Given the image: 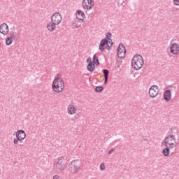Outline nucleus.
Instances as JSON below:
<instances>
[{
  "label": "nucleus",
  "mask_w": 179,
  "mask_h": 179,
  "mask_svg": "<svg viewBox=\"0 0 179 179\" xmlns=\"http://www.w3.org/2000/svg\"><path fill=\"white\" fill-rule=\"evenodd\" d=\"M0 33L4 35L9 33V27L7 24H2L0 25Z\"/></svg>",
  "instance_id": "nucleus-14"
},
{
  "label": "nucleus",
  "mask_w": 179,
  "mask_h": 179,
  "mask_svg": "<svg viewBox=\"0 0 179 179\" xmlns=\"http://www.w3.org/2000/svg\"><path fill=\"white\" fill-rule=\"evenodd\" d=\"M86 17V15H85V13L80 10H77L76 13V18L78 20H84V19Z\"/></svg>",
  "instance_id": "nucleus-16"
},
{
  "label": "nucleus",
  "mask_w": 179,
  "mask_h": 179,
  "mask_svg": "<svg viewBox=\"0 0 179 179\" xmlns=\"http://www.w3.org/2000/svg\"><path fill=\"white\" fill-rule=\"evenodd\" d=\"M94 63L93 62H90V63L87 65V69L90 71V72H93L94 71Z\"/></svg>",
  "instance_id": "nucleus-20"
},
{
  "label": "nucleus",
  "mask_w": 179,
  "mask_h": 179,
  "mask_svg": "<svg viewBox=\"0 0 179 179\" xmlns=\"http://www.w3.org/2000/svg\"><path fill=\"white\" fill-rule=\"evenodd\" d=\"M106 37L107 40H111V33L108 32L106 35Z\"/></svg>",
  "instance_id": "nucleus-27"
},
{
  "label": "nucleus",
  "mask_w": 179,
  "mask_h": 179,
  "mask_svg": "<svg viewBox=\"0 0 179 179\" xmlns=\"http://www.w3.org/2000/svg\"><path fill=\"white\" fill-rule=\"evenodd\" d=\"M106 45H108V47H112L113 46V40L110 39L108 40V44H106Z\"/></svg>",
  "instance_id": "nucleus-26"
},
{
  "label": "nucleus",
  "mask_w": 179,
  "mask_h": 179,
  "mask_svg": "<svg viewBox=\"0 0 179 179\" xmlns=\"http://www.w3.org/2000/svg\"><path fill=\"white\" fill-rule=\"evenodd\" d=\"M127 53V49L122 44H120L117 48V56L119 58H125V54Z\"/></svg>",
  "instance_id": "nucleus-8"
},
{
  "label": "nucleus",
  "mask_w": 179,
  "mask_h": 179,
  "mask_svg": "<svg viewBox=\"0 0 179 179\" xmlns=\"http://www.w3.org/2000/svg\"><path fill=\"white\" fill-rule=\"evenodd\" d=\"M143 57L140 55H135L131 60V66L136 71H139L143 66Z\"/></svg>",
  "instance_id": "nucleus-2"
},
{
  "label": "nucleus",
  "mask_w": 179,
  "mask_h": 179,
  "mask_svg": "<svg viewBox=\"0 0 179 179\" xmlns=\"http://www.w3.org/2000/svg\"><path fill=\"white\" fill-rule=\"evenodd\" d=\"M53 179H59V176H58V175L54 176Z\"/></svg>",
  "instance_id": "nucleus-31"
},
{
  "label": "nucleus",
  "mask_w": 179,
  "mask_h": 179,
  "mask_svg": "<svg viewBox=\"0 0 179 179\" xmlns=\"http://www.w3.org/2000/svg\"><path fill=\"white\" fill-rule=\"evenodd\" d=\"M55 167L57 170H64L66 168V162H65V158L64 157H60L55 160Z\"/></svg>",
  "instance_id": "nucleus-5"
},
{
  "label": "nucleus",
  "mask_w": 179,
  "mask_h": 179,
  "mask_svg": "<svg viewBox=\"0 0 179 179\" xmlns=\"http://www.w3.org/2000/svg\"><path fill=\"white\" fill-rule=\"evenodd\" d=\"M105 80H104V84L106 85L107 84V81L108 80V78H104Z\"/></svg>",
  "instance_id": "nucleus-32"
},
{
  "label": "nucleus",
  "mask_w": 179,
  "mask_h": 179,
  "mask_svg": "<svg viewBox=\"0 0 179 179\" xmlns=\"http://www.w3.org/2000/svg\"><path fill=\"white\" fill-rule=\"evenodd\" d=\"M82 167V164L79 159L73 160L69 165V171L71 172L72 174H76Z\"/></svg>",
  "instance_id": "nucleus-4"
},
{
  "label": "nucleus",
  "mask_w": 179,
  "mask_h": 179,
  "mask_svg": "<svg viewBox=\"0 0 179 179\" xmlns=\"http://www.w3.org/2000/svg\"><path fill=\"white\" fill-rule=\"evenodd\" d=\"M10 38H14V40H16V38H19V32L15 31V30H13L10 31L9 33Z\"/></svg>",
  "instance_id": "nucleus-19"
},
{
  "label": "nucleus",
  "mask_w": 179,
  "mask_h": 179,
  "mask_svg": "<svg viewBox=\"0 0 179 179\" xmlns=\"http://www.w3.org/2000/svg\"><path fill=\"white\" fill-rule=\"evenodd\" d=\"M93 62L96 65H100V62H99V57H97V56H96V55H94L93 56Z\"/></svg>",
  "instance_id": "nucleus-22"
},
{
  "label": "nucleus",
  "mask_w": 179,
  "mask_h": 179,
  "mask_svg": "<svg viewBox=\"0 0 179 179\" xmlns=\"http://www.w3.org/2000/svg\"><path fill=\"white\" fill-rule=\"evenodd\" d=\"M103 87H96L95 88V92H96V93H100V92H103Z\"/></svg>",
  "instance_id": "nucleus-23"
},
{
  "label": "nucleus",
  "mask_w": 179,
  "mask_h": 179,
  "mask_svg": "<svg viewBox=\"0 0 179 179\" xmlns=\"http://www.w3.org/2000/svg\"><path fill=\"white\" fill-rule=\"evenodd\" d=\"M173 2L175 3V5H177V6L179 5V0H173Z\"/></svg>",
  "instance_id": "nucleus-30"
},
{
  "label": "nucleus",
  "mask_w": 179,
  "mask_h": 179,
  "mask_svg": "<svg viewBox=\"0 0 179 179\" xmlns=\"http://www.w3.org/2000/svg\"><path fill=\"white\" fill-rule=\"evenodd\" d=\"M101 170L103 171L106 170V166L104 165V163H101L100 165Z\"/></svg>",
  "instance_id": "nucleus-28"
},
{
  "label": "nucleus",
  "mask_w": 179,
  "mask_h": 179,
  "mask_svg": "<svg viewBox=\"0 0 179 179\" xmlns=\"http://www.w3.org/2000/svg\"><path fill=\"white\" fill-rule=\"evenodd\" d=\"M51 22H54L56 24H59L62 22V17L59 13H55L51 17Z\"/></svg>",
  "instance_id": "nucleus-9"
},
{
  "label": "nucleus",
  "mask_w": 179,
  "mask_h": 179,
  "mask_svg": "<svg viewBox=\"0 0 179 179\" xmlns=\"http://www.w3.org/2000/svg\"><path fill=\"white\" fill-rule=\"evenodd\" d=\"M0 45H1V43H0Z\"/></svg>",
  "instance_id": "nucleus-35"
},
{
  "label": "nucleus",
  "mask_w": 179,
  "mask_h": 179,
  "mask_svg": "<svg viewBox=\"0 0 179 179\" xmlns=\"http://www.w3.org/2000/svg\"><path fill=\"white\" fill-rule=\"evenodd\" d=\"M170 51L173 55H178L179 52V45L177 43H173L171 45Z\"/></svg>",
  "instance_id": "nucleus-12"
},
{
  "label": "nucleus",
  "mask_w": 179,
  "mask_h": 179,
  "mask_svg": "<svg viewBox=\"0 0 179 179\" xmlns=\"http://www.w3.org/2000/svg\"><path fill=\"white\" fill-rule=\"evenodd\" d=\"M92 62V58L90 57H88L87 59V62Z\"/></svg>",
  "instance_id": "nucleus-33"
},
{
  "label": "nucleus",
  "mask_w": 179,
  "mask_h": 179,
  "mask_svg": "<svg viewBox=\"0 0 179 179\" xmlns=\"http://www.w3.org/2000/svg\"><path fill=\"white\" fill-rule=\"evenodd\" d=\"M106 44H108V40L106 38H103L100 41L99 50L101 52H104V51H106V48L104 46L106 45Z\"/></svg>",
  "instance_id": "nucleus-13"
},
{
  "label": "nucleus",
  "mask_w": 179,
  "mask_h": 179,
  "mask_svg": "<svg viewBox=\"0 0 179 179\" xmlns=\"http://www.w3.org/2000/svg\"><path fill=\"white\" fill-rule=\"evenodd\" d=\"M15 136L16 138H19L20 140L22 141L26 138V133L24 130H18L16 132Z\"/></svg>",
  "instance_id": "nucleus-15"
},
{
  "label": "nucleus",
  "mask_w": 179,
  "mask_h": 179,
  "mask_svg": "<svg viewBox=\"0 0 179 179\" xmlns=\"http://www.w3.org/2000/svg\"><path fill=\"white\" fill-rule=\"evenodd\" d=\"M65 87L64 80L59 77V74H57L52 82V88L56 93H62Z\"/></svg>",
  "instance_id": "nucleus-1"
},
{
  "label": "nucleus",
  "mask_w": 179,
  "mask_h": 179,
  "mask_svg": "<svg viewBox=\"0 0 179 179\" xmlns=\"http://www.w3.org/2000/svg\"><path fill=\"white\" fill-rule=\"evenodd\" d=\"M172 89L171 90H166L164 92V100L165 101H170L171 100V91L176 90V87L175 86H171Z\"/></svg>",
  "instance_id": "nucleus-11"
},
{
  "label": "nucleus",
  "mask_w": 179,
  "mask_h": 179,
  "mask_svg": "<svg viewBox=\"0 0 179 179\" xmlns=\"http://www.w3.org/2000/svg\"><path fill=\"white\" fill-rule=\"evenodd\" d=\"M164 145H167L171 148H175L177 149V138H176V135L173 134H167L163 141Z\"/></svg>",
  "instance_id": "nucleus-3"
},
{
  "label": "nucleus",
  "mask_w": 179,
  "mask_h": 179,
  "mask_svg": "<svg viewBox=\"0 0 179 179\" xmlns=\"http://www.w3.org/2000/svg\"><path fill=\"white\" fill-rule=\"evenodd\" d=\"M148 93L150 97H152V99L157 97V95L159 94V87H157V85L151 86L149 89Z\"/></svg>",
  "instance_id": "nucleus-6"
},
{
  "label": "nucleus",
  "mask_w": 179,
  "mask_h": 179,
  "mask_svg": "<svg viewBox=\"0 0 179 179\" xmlns=\"http://www.w3.org/2000/svg\"><path fill=\"white\" fill-rule=\"evenodd\" d=\"M13 142L15 145H17L19 142H22V141L19 138L16 137V138H14Z\"/></svg>",
  "instance_id": "nucleus-25"
},
{
  "label": "nucleus",
  "mask_w": 179,
  "mask_h": 179,
  "mask_svg": "<svg viewBox=\"0 0 179 179\" xmlns=\"http://www.w3.org/2000/svg\"><path fill=\"white\" fill-rule=\"evenodd\" d=\"M104 78H108V73H110V71H108V69H103V70Z\"/></svg>",
  "instance_id": "nucleus-24"
},
{
  "label": "nucleus",
  "mask_w": 179,
  "mask_h": 179,
  "mask_svg": "<svg viewBox=\"0 0 179 179\" xmlns=\"http://www.w3.org/2000/svg\"><path fill=\"white\" fill-rule=\"evenodd\" d=\"M165 148L163 150L162 153L164 156L167 157L170 155V152H172V155L176 153V149L174 147H170L169 145H165Z\"/></svg>",
  "instance_id": "nucleus-10"
},
{
  "label": "nucleus",
  "mask_w": 179,
  "mask_h": 179,
  "mask_svg": "<svg viewBox=\"0 0 179 179\" xmlns=\"http://www.w3.org/2000/svg\"><path fill=\"white\" fill-rule=\"evenodd\" d=\"M13 41V39L12 38H10V36L7 37L6 38V45H10V44H12Z\"/></svg>",
  "instance_id": "nucleus-21"
},
{
  "label": "nucleus",
  "mask_w": 179,
  "mask_h": 179,
  "mask_svg": "<svg viewBox=\"0 0 179 179\" xmlns=\"http://www.w3.org/2000/svg\"><path fill=\"white\" fill-rule=\"evenodd\" d=\"M114 148H112L109 152H108V155H113V153H114Z\"/></svg>",
  "instance_id": "nucleus-29"
},
{
  "label": "nucleus",
  "mask_w": 179,
  "mask_h": 179,
  "mask_svg": "<svg viewBox=\"0 0 179 179\" xmlns=\"http://www.w3.org/2000/svg\"><path fill=\"white\" fill-rule=\"evenodd\" d=\"M57 26H58V25L56 23H55L54 22L52 21L51 22L48 24L47 29L50 31H54V30H55Z\"/></svg>",
  "instance_id": "nucleus-17"
},
{
  "label": "nucleus",
  "mask_w": 179,
  "mask_h": 179,
  "mask_svg": "<svg viewBox=\"0 0 179 179\" xmlns=\"http://www.w3.org/2000/svg\"><path fill=\"white\" fill-rule=\"evenodd\" d=\"M68 113L70 114V115L76 113V108L73 105H70L68 106Z\"/></svg>",
  "instance_id": "nucleus-18"
},
{
  "label": "nucleus",
  "mask_w": 179,
  "mask_h": 179,
  "mask_svg": "<svg viewBox=\"0 0 179 179\" xmlns=\"http://www.w3.org/2000/svg\"><path fill=\"white\" fill-rule=\"evenodd\" d=\"M94 6V1L93 0H83V8L84 9H87L90 10Z\"/></svg>",
  "instance_id": "nucleus-7"
},
{
  "label": "nucleus",
  "mask_w": 179,
  "mask_h": 179,
  "mask_svg": "<svg viewBox=\"0 0 179 179\" xmlns=\"http://www.w3.org/2000/svg\"><path fill=\"white\" fill-rule=\"evenodd\" d=\"M19 145V146L20 147V148H22V146H24V145H23V144H22V143H20V144H18Z\"/></svg>",
  "instance_id": "nucleus-34"
}]
</instances>
